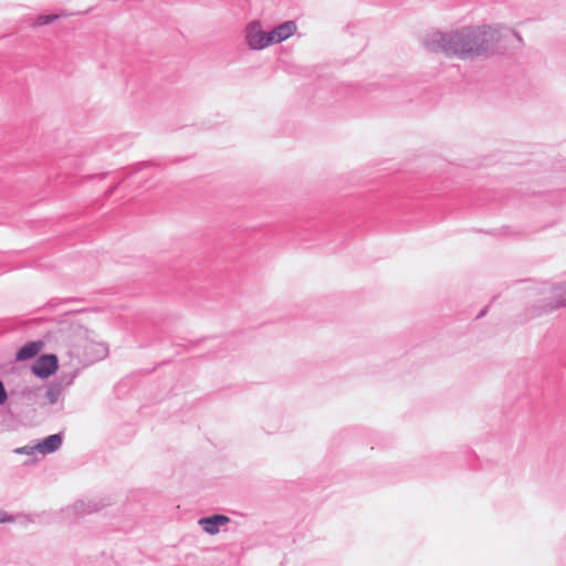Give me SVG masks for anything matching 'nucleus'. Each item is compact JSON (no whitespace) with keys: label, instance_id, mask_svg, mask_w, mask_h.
<instances>
[{"label":"nucleus","instance_id":"ddd939ff","mask_svg":"<svg viewBox=\"0 0 566 566\" xmlns=\"http://www.w3.org/2000/svg\"><path fill=\"white\" fill-rule=\"evenodd\" d=\"M59 18V15H55V14H41L36 18L35 20V25L40 27V25H48V24H51L52 22H54L56 19Z\"/></svg>","mask_w":566,"mask_h":566},{"label":"nucleus","instance_id":"f03ea898","mask_svg":"<svg viewBox=\"0 0 566 566\" xmlns=\"http://www.w3.org/2000/svg\"><path fill=\"white\" fill-rule=\"evenodd\" d=\"M244 38L247 45L253 51H260L272 45L269 32L263 30L259 20H253L247 24Z\"/></svg>","mask_w":566,"mask_h":566},{"label":"nucleus","instance_id":"f257e3e1","mask_svg":"<svg viewBox=\"0 0 566 566\" xmlns=\"http://www.w3.org/2000/svg\"><path fill=\"white\" fill-rule=\"evenodd\" d=\"M422 44L431 52L472 61L520 48L523 45V38L511 28L483 24L462 27L452 32L436 31L426 35Z\"/></svg>","mask_w":566,"mask_h":566},{"label":"nucleus","instance_id":"7ed1b4c3","mask_svg":"<svg viewBox=\"0 0 566 566\" xmlns=\"http://www.w3.org/2000/svg\"><path fill=\"white\" fill-rule=\"evenodd\" d=\"M59 368V359L55 354H42L39 356L32 367V374L41 379H48Z\"/></svg>","mask_w":566,"mask_h":566},{"label":"nucleus","instance_id":"6e6552de","mask_svg":"<svg viewBox=\"0 0 566 566\" xmlns=\"http://www.w3.org/2000/svg\"><path fill=\"white\" fill-rule=\"evenodd\" d=\"M566 306V283L556 285L553 289V302L543 305V312L549 313L559 307Z\"/></svg>","mask_w":566,"mask_h":566},{"label":"nucleus","instance_id":"20e7f679","mask_svg":"<svg viewBox=\"0 0 566 566\" xmlns=\"http://www.w3.org/2000/svg\"><path fill=\"white\" fill-rule=\"evenodd\" d=\"M231 520L229 516L221 513H213L210 515L201 516L198 520V525L208 535H217L220 533L221 527L229 524Z\"/></svg>","mask_w":566,"mask_h":566},{"label":"nucleus","instance_id":"4468645a","mask_svg":"<svg viewBox=\"0 0 566 566\" xmlns=\"http://www.w3.org/2000/svg\"><path fill=\"white\" fill-rule=\"evenodd\" d=\"M8 401V392L4 387L3 381L0 379V406L4 405Z\"/></svg>","mask_w":566,"mask_h":566},{"label":"nucleus","instance_id":"dca6fc26","mask_svg":"<svg viewBox=\"0 0 566 566\" xmlns=\"http://www.w3.org/2000/svg\"><path fill=\"white\" fill-rule=\"evenodd\" d=\"M33 450H35L34 447L29 448L28 446H25V447L15 449L14 452L19 453V454H31L33 452Z\"/></svg>","mask_w":566,"mask_h":566},{"label":"nucleus","instance_id":"9d476101","mask_svg":"<svg viewBox=\"0 0 566 566\" xmlns=\"http://www.w3.org/2000/svg\"><path fill=\"white\" fill-rule=\"evenodd\" d=\"M61 385H56L53 381L49 382L45 390V398L49 405H55L63 394Z\"/></svg>","mask_w":566,"mask_h":566},{"label":"nucleus","instance_id":"39448f33","mask_svg":"<svg viewBox=\"0 0 566 566\" xmlns=\"http://www.w3.org/2000/svg\"><path fill=\"white\" fill-rule=\"evenodd\" d=\"M63 438V431L46 436L38 441V443L34 446V449L43 455L51 454L61 448Z\"/></svg>","mask_w":566,"mask_h":566},{"label":"nucleus","instance_id":"0eeeda50","mask_svg":"<svg viewBox=\"0 0 566 566\" xmlns=\"http://www.w3.org/2000/svg\"><path fill=\"white\" fill-rule=\"evenodd\" d=\"M158 164L154 160H146V161H139V163H136L135 165L133 166H129V167H126V168H123L122 170H119L117 172V176L119 178L117 185L108 188L105 192L106 197H111L115 189L117 188V186L123 182L128 176L133 175V174H136L138 171H142L146 168H149V167H154V166H157Z\"/></svg>","mask_w":566,"mask_h":566},{"label":"nucleus","instance_id":"423d86ee","mask_svg":"<svg viewBox=\"0 0 566 566\" xmlns=\"http://www.w3.org/2000/svg\"><path fill=\"white\" fill-rule=\"evenodd\" d=\"M296 23L293 20H287L280 23L271 31H269L272 44L281 43L287 40L296 32Z\"/></svg>","mask_w":566,"mask_h":566},{"label":"nucleus","instance_id":"2eb2a0df","mask_svg":"<svg viewBox=\"0 0 566 566\" xmlns=\"http://www.w3.org/2000/svg\"><path fill=\"white\" fill-rule=\"evenodd\" d=\"M14 521V516L7 513V512H3V511H0V523H8V522H13Z\"/></svg>","mask_w":566,"mask_h":566},{"label":"nucleus","instance_id":"9b49d317","mask_svg":"<svg viewBox=\"0 0 566 566\" xmlns=\"http://www.w3.org/2000/svg\"><path fill=\"white\" fill-rule=\"evenodd\" d=\"M77 371L72 370L69 373L62 371L54 380H52L56 385H61V389L65 390L69 388L76 378Z\"/></svg>","mask_w":566,"mask_h":566},{"label":"nucleus","instance_id":"1a4fd4ad","mask_svg":"<svg viewBox=\"0 0 566 566\" xmlns=\"http://www.w3.org/2000/svg\"><path fill=\"white\" fill-rule=\"evenodd\" d=\"M43 343L41 340H30L22 345L15 353V359L19 361H25L36 357L41 352Z\"/></svg>","mask_w":566,"mask_h":566},{"label":"nucleus","instance_id":"f3484780","mask_svg":"<svg viewBox=\"0 0 566 566\" xmlns=\"http://www.w3.org/2000/svg\"><path fill=\"white\" fill-rule=\"evenodd\" d=\"M489 307H490L489 305L484 306V307L479 312V314L476 315V317H475V318H476V319H479V318H482L483 316H485V315L488 314Z\"/></svg>","mask_w":566,"mask_h":566},{"label":"nucleus","instance_id":"f8f14e48","mask_svg":"<svg viewBox=\"0 0 566 566\" xmlns=\"http://www.w3.org/2000/svg\"><path fill=\"white\" fill-rule=\"evenodd\" d=\"M73 510L76 514H90L92 512H95L98 510V506L96 503L93 502H84V501H76L73 505Z\"/></svg>","mask_w":566,"mask_h":566}]
</instances>
